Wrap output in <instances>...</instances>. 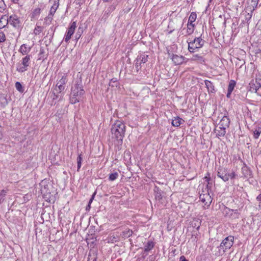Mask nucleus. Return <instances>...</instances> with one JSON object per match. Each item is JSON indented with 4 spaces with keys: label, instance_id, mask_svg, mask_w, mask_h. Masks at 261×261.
<instances>
[{
    "label": "nucleus",
    "instance_id": "1",
    "mask_svg": "<svg viewBox=\"0 0 261 261\" xmlns=\"http://www.w3.org/2000/svg\"><path fill=\"white\" fill-rule=\"evenodd\" d=\"M126 130L125 124L117 120L112 124L111 128L112 139L116 141L117 144H122Z\"/></svg>",
    "mask_w": 261,
    "mask_h": 261
},
{
    "label": "nucleus",
    "instance_id": "2",
    "mask_svg": "<svg viewBox=\"0 0 261 261\" xmlns=\"http://www.w3.org/2000/svg\"><path fill=\"white\" fill-rule=\"evenodd\" d=\"M85 94L82 81L81 79L76 80L71 87L70 102L72 104L79 102Z\"/></svg>",
    "mask_w": 261,
    "mask_h": 261
},
{
    "label": "nucleus",
    "instance_id": "3",
    "mask_svg": "<svg viewBox=\"0 0 261 261\" xmlns=\"http://www.w3.org/2000/svg\"><path fill=\"white\" fill-rule=\"evenodd\" d=\"M203 40L200 37H196L193 40L189 41L188 43V50L190 53H194L195 49L202 47L204 43Z\"/></svg>",
    "mask_w": 261,
    "mask_h": 261
},
{
    "label": "nucleus",
    "instance_id": "4",
    "mask_svg": "<svg viewBox=\"0 0 261 261\" xmlns=\"http://www.w3.org/2000/svg\"><path fill=\"white\" fill-rule=\"evenodd\" d=\"M31 62V55H27L22 58V62L17 64L16 70L20 73L24 72L28 70Z\"/></svg>",
    "mask_w": 261,
    "mask_h": 261
},
{
    "label": "nucleus",
    "instance_id": "5",
    "mask_svg": "<svg viewBox=\"0 0 261 261\" xmlns=\"http://www.w3.org/2000/svg\"><path fill=\"white\" fill-rule=\"evenodd\" d=\"M233 240L234 238L232 236H229L225 238L218 247L219 251L220 249H222V252L224 253L226 250L230 249L233 244Z\"/></svg>",
    "mask_w": 261,
    "mask_h": 261
},
{
    "label": "nucleus",
    "instance_id": "6",
    "mask_svg": "<svg viewBox=\"0 0 261 261\" xmlns=\"http://www.w3.org/2000/svg\"><path fill=\"white\" fill-rule=\"evenodd\" d=\"M223 215L225 217L236 219L239 218V213L238 210H232L227 207L224 206L222 210Z\"/></svg>",
    "mask_w": 261,
    "mask_h": 261
},
{
    "label": "nucleus",
    "instance_id": "7",
    "mask_svg": "<svg viewBox=\"0 0 261 261\" xmlns=\"http://www.w3.org/2000/svg\"><path fill=\"white\" fill-rule=\"evenodd\" d=\"M76 27V23L75 21L71 22L68 28V31L66 33L64 37V41L66 43H68L71 38L72 35L74 34L75 29Z\"/></svg>",
    "mask_w": 261,
    "mask_h": 261
},
{
    "label": "nucleus",
    "instance_id": "8",
    "mask_svg": "<svg viewBox=\"0 0 261 261\" xmlns=\"http://www.w3.org/2000/svg\"><path fill=\"white\" fill-rule=\"evenodd\" d=\"M169 56L175 65H179L182 64L187 59L183 56H178L177 55L168 53Z\"/></svg>",
    "mask_w": 261,
    "mask_h": 261
},
{
    "label": "nucleus",
    "instance_id": "9",
    "mask_svg": "<svg viewBox=\"0 0 261 261\" xmlns=\"http://www.w3.org/2000/svg\"><path fill=\"white\" fill-rule=\"evenodd\" d=\"M228 169L225 167L220 166L218 168L217 176L218 177L221 178L224 181H228Z\"/></svg>",
    "mask_w": 261,
    "mask_h": 261
},
{
    "label": "nucleus",
    "instance_id": "10",
    "mask_svg": "<svg viewBox=\"0 0 261 261\" xmlns=\"http://www.w3.org/2000/svg\"><path fill=\"white\" fill-rule=\"evenodd\" d=\"M250 91L251 92H257V91L261 87V79H256L252 80L249 84Z\"/></svg>",
    "mask_w": 261,
    "mask_h": 261
},
{
    "label": "nucleus",
    "instance_id": "11",
    "mask_svg": "<svg viewBox=\"0 0 261 261\" xmlns=\"http://www.w3.org/2000/svg\"><path fill=\"white\" fill-rule=\"evenodd\" d=\"M61 98L62 97L61 96H59L58 95L55 94V93H53L50 91L47 101L50 106H54L56 103L57 101H59Z\"/></svg>",
    "mask_w": 261,
    "mask_h": 261
},
{
    "label": "nucleus",
    "instance_id": "12",
    "mask_svg": "<svg viewBox=\"0 0 261 261\" xmlns=\"http://www.w3.org/2000/svg\"><path fill=\"white\" fill-rule=\"evenodd\" d=\"M8 23H10L14 28H18L20 25V21L16 15L8 17Z\"/></svg>",
    "mask_w": 261,
    "mask_h": 261
},
{
    "label": "nucleus",
    "instance_id": "13",
    "mask_svg": "<svg viewBox=\"0 0 261 261\" xmlns=\"http://www.w3.org/2000/svg\"><path fill=\"white\" fill-rule=\"evenodd\" d=\"M199 199L204 205L207 206H209L212 202L210 193H201L199 196Z\"/></svg>",
    "mask_w": 261,
    "mask_h": 261
},
{
    "label": "nucleus",
    "instance_id": "14",
    "mask_svg": "<svg viewBox=\"0 0 261 261\" xmlns=\"http://www.w3.org/2000/svg\"><path fill=\"white\" fill-rule=\"evenodd\" d=\"M189 59H187V62ZM192 61L197 62L198 63L202 64L204 62V59L203 57L199 54H193L192 57L189 59Z\"/></svg>",
    "mask_w": 261,
    "mask_h": 261
},
{
    "label": "nucleus",
    "instance_id": "15",
    "mask_svg": "<svg viewBox=\"0 0 261 261\" xmlns=\"http://www.w3.org/2000/svg\"><path fill=\"white\" fill-rule=\"evenodd\" d=\"M236 85V82L234 80H230L228 87L227 93L226 96L227 98H230L231 94L233 90Z\"/></svg>",
    "mask_w": 261,
    "mask_h": 261
},
{
    "label": "nucleus",
    "instance_id": "16",
    "mask_svg": "<svg viewBox=\"0 0 261 261\" xmlns=\"http://www.w3.org/2000/svg\"><path fill=\"white\" fill-rule=\"evenodd\" d=\"M230 124L229 118L227 116H223L220 120L219 125L221 126L228 127Z\"/></svg>",
    "mask_w": 261,
    "mask_h": 261
},
{
    "label": "nucleus",
    "instance_id": "17",
    "mask_svg": "<svg viewBox=\"0 0 261 261\" xmlns=\"http://www.w3.org/2000/svg\"><path fill=\"white\" fill-rule=\"evenodd\" d=\"M204 83L206 86V88L207 89V91L209 93H214L215 91V86L213 83L208 80H205Z\"/></svg>",
    "mask_w": 261,
    "mask_h": 261
},
{
    "label": "nucleus",
    "instance_id": "18",
    "mask_svg": "<svg viewBox=\"0 0 261 261\" xmlns=\"http://www.w3.org/2000/svg\"><path fill=\"white\" fill-rule=\"evenodd\" d=\"M148 56L145 53L140 54L137 58V62H139L141 64L146 63L148 61Z\"/></svg>",
    "mask_w": 261,
    "mask_h": 261
},
{
    "label": "nucleus",
    "instance_id": "19",
    "mask_svg": "<svg viewBox=\"0 0 261 261\" xmlns=\"http://www.w3.org/2000/svg\"><path fill=\"white\" fill-rule=\"evenodd\" d=\"M242 173L246 178L251 177L252 172L250 169L246 166H244L242 168Z\"/></svg>",
    "mask_w": 261,
    "mask_h": 261
},
{
    "label": "nucleus",
    "instance_id": "20",
    "mask_svg": "<svg viewBox=\"0 0 261 261\" xmlns=\"http://www.w3.org/2000/svg\"><path fill=\"white\" fill-rule=\"evenodd\" d=\"M185 121L179 117H174L172 120V124L175 127L179 126L180 124H182Z\"/></svg>",
    "mask_w": 261,
    "mask_h": 261
},
{
    "label": "nucleus",
    "instance_id": "21",
    "mask_svg": "<svg viewBox=\"0 0 261 261\" xmlns=\"http://www.w3.org/2000/svg\"><path fill=\"white\" fill-rule=\"evenodd\" d=\"M253 10H250V13H247L245 12L243 14L244 15V19L242 20V23H248L249 21L251 19L252 16Z\"/></svg>",
    "mask_w": 261,
    "mask_h": 261
},
{
    "label": "nucleus",
    "instance_id": "22",
    "mask_svg": "<svg viewBox=\"0 0 261 261\" xmlns=\"http://www.w3.org/2000/svg\"><path fill=\"white\" fill-rule=\"evenodd\" d=\"M31 47H28V46L23 44L21 45L19 51L23 55H27V54L30 51Z\"/></svg>",
    "mask_w": 261,
    "mask_h": 261
},
{
    "label": "nucleus",
    "instance_id": "23",
    "mask_svg": "<svg viewBox=\"0 0 261 261\" xmlns=\"http://www.w3.org/2000/svg\"><path fill=\"white\" fill-rule=\"evenodd\" d=\"M154 192H155V198L156 199L161 200L162 199V192L161 189L158 187L155 186L154 188Z\"/></svg>",
    "mask_w": 261,
    "mask_h": 261
},
{
    "label": "nucleus",
    "instance_id": "24",
    "mask_svg": "<svg viewBox=\"0 0 261 261\" xmlns=\"http://www.w3.org/2000/svg\"><path fill=\"white\" fill-rule=\"evenodd\" d=\"M5 21L6 24L8 23V16L6 15H2L0 18V29L4 28L6 25L4 24L3 22Z\"/></svg>",
    "mask_w": 261,
    "mask_h": 261
},
{
    "label": "nucleus",
    "instance_id": "25",
    "mask_svg": "<svg viewBox=\"0 0 261 261\" xmlns=\"http://www.w3.org/2000/svg\"><path fill=\"white\" fill-rule=\"evenodd\" d=\"M133 234V231L129 229H126L123 231L121 234V237L125 239L130 237Z\"/></svg>",
    "mask_w": 261,
    "mask_h": 261
},
{
    "label": "nucleus",
    "instance_id": "26",
    "mask_svg": "<svg viewBox=\"0 0 261 261\" xmlns=\"http://www.w3.org/2000/svg\"><path fill=\"white\" fill-rule=\"evenodd\" d=\"M8 103V100L4 94L0 95V104L3 108L5 107Z\"/></svg>",
    "mask_w": 261,
    "mask_h": 261
},
{
    "label": "nucleus",
    "instance_id": "27",
    "mask_svg": "<svg viewBox=\"0 0 261 261\" xmlns=\"http://www.w3.org/2000/svg\"><path fill=\"white\" fill-rule=\"evenodd\" d=\"M226 127L220 126L219 129L217 130V136L218 137L224 136L226 134Z\"/></svg>",
    "mask_w": 261,
    "mask_h": 261
},
{
    "label": "nucleus",
    "instance_id": "28",
    "mask_svg": "<svg viewBox=\"0 0 261 261\" xmlns=\"http://www.w3.org/2000/svg\"><path fill=\"white\" fill-rule=\"evenodd\" d=\"M154 246V244L152 241H148L144 246V252H147L151 250Z\"/></svg>",
    "mask_w": 261,
    "mask_h": 261
},
{
    "label": "nucleus",
    "instance_id": "29",
    "mask_svg": "<svg viewBox=\"0 0 261 261\" xmlns=\"http://www.w3.org/2000/svg\"><path fill=\"white\" fill-rule=\"evenodd\" d=\"M58 7H59V3L55 2L54 3V4L52 6V7H51L48 14H49V15L53 16L54 15V14L55 13L56 10L58 8Z\"/></svg>",
    "mask_w": 261,
    "mask_h": 261
},
{
    "label": "nucleus",
    "instance_id": "30",
    "mask_svg": "<svg viewBox=\"0 0 261 261\" xmlns=\"http://www.w3.org/2000/svg\"><path fill=\"white\" fill-rule=\"evenodd\" d=\"M43 198L47 202L50 203L52 201H54L53 195H51L50 193L43 194Z\"/></svg>",
    "mask_w": 261,
    "mask_h": 261
},
{
    "label": "nucleus",
    "instance_id": "31",
    "mask_svg": "<svg viewBox=\"0 0 261 261\" xmlns=\"http://www.w3.org/2000/svg\"><path fill=\"white\" fill-rule=\"evenodd\" d=\"M194 24L192 23L188 22L187 24V34L190 35L193 33L194 31Z\"/></svg>",
    "mask_w": 261,
    "mask_h": 261
},
{
    "label": "nucleus",
    "instance_id": "32",
    "mask_svg": "<svg viewBox=\"0 0 261 261\" xmlns=\"http://www.w3.org/2000/svg\"><path fill=\"white\" fill-rule=\"evenodd\" d=\"M261 133V127H257L253 131V137L255 139H258Z\"/></svg>",
    "mask_w": 261,
    "mask_h": 261
},
{
    "label": "nucleus",
    "instance_id": "33",
    "mask_svg": "<svg viewBox=\"0 0 261 261\" xmlns=\"http://www.w3.org/2000/svg\"><path fill=\"white\" fill-rule=\"evenodd\" d=\"M196 18L197 15L196 13L192 12L189 18L188 22L193 23V22H194L196 20Z\"/></svg>",
    "mask_w": 261,
    "mask_h": 261
},
{
    "label": "nucleus",
    "instance_id": "34",
    "mask_svg": "<svg viewBox=\"0 0 261 261\" xmlns=\"http://www.w3.org/2000/svg\"><path fill=\"white\" fill-rule=\"evenodd\" d=\"M40 13H41V9L40 8H37L35 9L32 13L31 18H35L37 16L39 15Z\"/></svg>",
    "mask_w": 261,
    "mask_h": 261
},
{
    "label": "nucleus",
    "instance_id": "35",
    "mask_svg": "<svg viewBox=\"0 0 261 261\" xmlns=\"http://www.w3.org/2000/svg\"><path fill=\"white\" fill-rule=\"evenodd\" d=\"M118 175H119L118 173L117 172H115L113 173H111L109 174V179L110 181H114L118 178Z\"/></svg>",
    "mask_w": 261,
    "mask_h": 261
},
{
    "label": "nucleus",
    "instance_id": "36",
    "mask_svg": "<svg viewBox=\"0 0 261 261\" xmlns=\"http://www.w3.org/2000/svg\"><path fill=\"white\" fill-rule=\"evenodd\" d=\"M45 54V50L44 49L43 47L40 48L39 54V59L43 60L46 59V56L44 55Z\"/></svg>",
    "mask_w": 261,
    "mask_h": 261
},
{
    "label": "nucleus",
    "instance_id": "37",
    "mask_svg": "<svg viewBox=\"0 0 261 261\" xmlns=\"http://www.w3.org/2000/svg\"><path fill=\"white\" fill-rule=\"evenodd\" d=\"M118 84V80L117 78H113L110 80L109 85L111 87H117Z\"/></svg>",
    "mask_w": 261,
    "mask_h": 261
},
{
    "label": "nucleus",
    "instance_id": "38",
    "mask_svg": "<svg viewBox=\"0 0 261 261\" xmlns=\"http://www.w3.org/2000/svg\"><path fill=\"white\" fill-rule=\"evenodd\" d=\"M67 80L66 76L63 75V76H62L61 79L58 82L57 84H58V85L61 84L63 86H65L66 83H67Z\"/></svg>",
    "mask_w": 261,
    "mask_h": 261
},
{
    "label": "nucleus",
    "instance_id": "39",
    "mask_svg": "<svg viewBox=\"0 0 261 261\" xmlns=\"http://www.w3.org/2000/svg\"><path fill=\"white\" fill-rule=\"evenodd\" d=\"M7 191L5 190H3L0 192V203H2L4 200L6 195Z\"/></svg>",
    "mask_w": 261,
    "mask_h": 261
},
{
    "label": "nucleus",
    "instance_id": "40",
    "mask_svg": "<svg viewBox=\"0 0 261 261\" xmlns=\"http://www.w3.org/2000/svg\"><path fill=\"white\" fill-rule=\"evenodd\" d=\"M15 86L16 89L19 92H22L23 91V87L20 82H16Z\"/></svg>",
    "mask_w": 261,
    "mask_h": 261
},
{
    "label": "nucleus",
    "instance_id": "41",
    "mask_svg": "<svg viewBox=\"0 0 261 261\" xmlns=\"http://www.w3.org/2000/svg\"><path fill=\"white\" fill-rule=\"evenodd\" d=\"M82 161V154H79L77 158V171H79V169L81 167Z\"/></svg>",
    "mask_w": 261,
    "mask_h": 261
},
{
    "label": "nucleus",
    "instance_id": "42",
    "mask_svg": "<svg viewBox=\"0 0 261 261\" xmlns=\"http://www.w3.org/2000/svg\"><path fill=\"white\" fill-rule=\"evenodd\" d=\"M53 15H49V14H48V16L44 19V23L48 25L50 24L53 20Z\"/></svg>",
    "mask_w": 261,
    "mask_h": 261
},
{
    "label": "nucleus",
    "instance_id": "43",
    "mask_svg": "<svg viewBox=\"0 0 261 261\" xmlns=\"http://www.w3.org/2000/svg\"><path fill=\"white\" fill-rule=\"evenodd\" d=\"M43 30V29L40 26H37L34 30V33L35 35H39Z\"/></svg>",
    "mask_w": 261,
    "mask_h": 261
},
{
    "label": "nucleus",
    "instance_id": "44",
    "mask_svg": "<svg viewBox=\"0 0 261 261\" xmlns=\"http://www.w3.org/2000/svg\"><path fill=\"white\" fill-rule=\"evenodd\" d=\"M6 8V5L4 0H0V12H2Z\"/></svg>",
    "mask_w": 261,
    "mask_h": 261
},
{
    "label": "nucleus",
    "instance_id": "45",
    "mask_svg": "<svg viewBox=\"0 0 261 261\" xmlns=\"http://www.w3.org/2000/svg\"><path fill=\"white\" fill-rule=\"evenodd\" d=\"M228 181L229 180V179L230 178L231 179H233L236 178L237 176V174L234 173V172H231V173H229L228 172Z\"/></svg>",
    "mask_w": 261,
    "mask_h": 261
},
{
    "label": "nucleus",
    "instance_id": "46",
    "mask_svg": "<svg viewBox=\"0 0 261 261\" xmlns=\"http://www.w3.org/2000/svg\"><path fill=\"white\" fill-rule=\"evenodd\" d=\"M56 87L58 89V90L61 93H62V92L64 91L65 89V86H63L61 84H57Z\"/></svg>",
    "mask_w": 261,
    "mask_h": 261
},
{
    "label": "nucleus",
    "instance_id": "47",
    "mask_svg": "<svg viewBox=\"0 0 261 261\" xmlns=\"http://www.w3.org/2000/svg\"><path fill=\"white\" fill-rule=\"evenodd\" d=\"M259 0H251V6L253 8V10H254L257 6Z\"/></svg>",
    "mask_w": 261,
    "mask_h": 261
},
{
    "label": "nucleus",
    "instance_id": "48",
    "mask_svg": "<svg viewBox=\"0 0 261 261\" xmlns=\"http://www.w3.org/2000/svg\"><path fill=\"white\" fill-rule=\"evenodd\" d=\"M51 92H53V93H55V94H57L58 96H61V97H62L63 96V93H61L60 92H59V91L58 90V89H57L56 87H55V88L52 89L51 90Z\"/></svg>",
    "mask_w": 261,
    "mask_h": 261
},
{
    "label": "nucleus",
    "instance_id": "49",
    "mask_svg": "<svg viewBox=\"0 0 261 261\" xmlns=\"http://www.w3.org/2000/svg\"><path fill=\"white\" fill-rule=\"evenodd\" d=\"M6 41V36L4 32H0V43H3Z\"/></svg>",
    "mask_w": 261,
    "mask_h": 261
},
{
    "label": "nucleus",
    "instance_id": "50",
    "mask_svg": "<svg viewBox=\"0 0 261 261\" xmlns=\"http://www.w3.org/2000/svg\"><path fill=\"white\" fill-rule=\"evenodd\" d=\"M210 185H211L210 183H207L204 190H202V192H205L206 193H209V191L211 188V186Z\"/></svg>",
    "mask_w": 261,
    "mask_h": 261
},
{
    "label": "nucleus",
    "instance_id": "51",
    "mask_svg": "<svg viewBox=\"0 0 261 261\" xmlns=\"http://www.w3.org/2000/svg\"><path fill=\"white\" fill-rule=\"evenodd\" d=\"M135 68L137 71L141 68V64L139 62H137V59H136Z\"/></svg>",
    "mask_w": 261,
    "mask_h": 261
},
{
    "label": "nucleus",
    "instance_id": "52",
    "mask_svg": "<svg viewBox=\"0 0 261 261\" xmlns=\"http://www.w3.org/2000/svg\"><path fill=\"white\" fill-rule=\"evenodd\" d=\"M204 179H205V181L207 182V183H210V180L211 179V178H210V173L209 172H207L206 173V175L204 177Z\"/></svg>",
    "mask_w": 261,
    "mask_h": 261
},
{
    "label": "nucleus",
    "instance_id": "53",
    "mask_svg": "<svg viewBox=\"0 0 261 261\" xmlns=\"http://www.w3.org/2000/svg\"><path fill=\"white\" fill-rule=\"evenodd\" d=\"M88 261H96V257L95 255L92 256L91 255H89Z\"/></svg>",
    "mask_w": 261,
    "mask_h": 261
},
{
    "label": "nucleus",
    "instance_id": "54",
    "mask_svg": "<svg viewBox=\"0 0 261 261\" xmlns=\"http://www.w3.org/2000/svg\"><path fill=\"white\" fill-rule=\"evenodd\" d=\"M110 241L112 242H117L118 241V239H117L116 237H115V236H112L110 238Z\"/></svg>",
    "mask_w": 261,
    "mask_h": 261
},
{
    "label": "nucleus",
    "instance_id": "55",
    "mask_svg": "<svg viewBox=\"0 0 261 261\" xmlns=\"http://www.w3.org/2000/svg\"><path fill=\"white\" fill-rule=\"evenodd\" d=\"M179 261H188V260L186 258L185 256L182 255L180 256Z\"/></svg>",
    "mask_w": 261,
    "mask_h": 261
},
{
    "label": "nucleus",
    "instance_id": "56",
    "mask_svg": "<svg viewBox=\"0 0 261 261\" xmlns=\"http://www.w3.org/2000/svg\"><path fill=\"white\" fill-rule=\"evenodd\" d=\"M256 200L261 203V193L257 196Z\"/></svg>",
    "mask_w": 261,
    "mask_h": 261
},
{
    "label": "nucleus",
    "instance_id": "57",
    "mask_svg": "<svg viewBox=\"0 0 261 261\" xmlns=\"http://www.w3.org/2000/svg\"><path fill=\"white\" fill-rule=\"evenodd\" d=\"M96 194V192H95L93 195H92L91 197V199H92V200H93L94 198V197H95V195Z\"/></svg>",
    "mask_w": 261,
    "mask_h": 261
},
{
    "label": "nucleus",
    "instance_id": "58",
    "mask_svg": "<svg viewBox=\"0 0 261 261\" xmlns=\"http://www.w3.org/2000/svg\"><path fill=\"white\" fill-rule=\"evenodd\" d=\"M91 207V204H88L86 207V210L90 209Z\"/></svg>",
    "mask_w": 261,
    "mask_h": 261
},
{
    "label": "nucleus",
    "instance_id": "59",
    "mask_svg": "<svg viewBox=\"0 0 261 261\" xmlns=\"http://www.w3.org/2000/svg\"><path fill=\"white\" fill-rule=\"evenodd\" d=\"M12 2L15 4H17L18 3L19 0H12Z\"/></svg>",
    "mask_w": 261,
    "mask_h": 261
},
{
    "label": "nucleus",
    "instance_id": "60",
    "mask_svg": "<svg viewBox=\"0 0 261 261\" xmlns=\"http://www.w3.org/2000/svg\"><path fill=\"white\" fill-rule=\"evenodd\" d=\"M260 53H261V49H258L257 50V51L256 52V54Z\"/></svg>",
    "mask_w": 261,
    "mask_h": 261
},
{
    "label": "nucleus",
    "instance_id": "61",
    "mask_svg": "<svg viewBox=\"0 0 261 261\" xmlns=\"http://www.w3.org/2000/svg\"><path fill=\"white\" fill-rule=\"evenodd\" d=\"M92 201H93V200H92V199H90V200H89V203H88V204H91V203L92 202Z\"/></svg>",
    "mask_w": 261,
    "mask_h": 261
},
{
    "label": "nucleus",
    "instance_id": "62",
    "mask_svg": "<svg viewBox=\"0 0 261 261\" xmlns=\"http://www.w3.org/2000/svg\"><path fill=\"white\" fill-rule=\"evenodd\" d=\"M81 29V28L79 27V29H78V32L77 33H76V35H78L79 33H80V30Z\"/></svg>",
    "mask_w": 261,
    "mask_h": 261
},
{
    "label": "nucleus",
    "instance_id": "63",
    "mask_svg": "<svg viewBox=\"0 0 261 261\" xmlns=\"http://www.w3.org/2000/svg\"><path fill=\"white\" fill-rule=\"evenodd\" d=\"M199 226L198 225V226L197 227L196 229H197V230H198V229H199Z\"/></svg>",
    "mask_w": 261,
    "mask_h": 261
},
{
    "label": "nucleus",
    "instance_id": "64",
    "mask_svg": "<svg viewBox=\"0 0 261 261\" xmlns=\"http://www.w3.org/2000/svg\"><path fill=\"white\" fill-rule=\"evenodd\" d=\"M109 1L110 0H103L104 2H109Z\"/></svg>",
    "mask_w": 261,
    "mask_h": 261
}]
</instances>
